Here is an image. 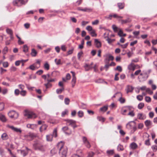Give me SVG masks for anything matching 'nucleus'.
I'll return each mask as SVG.
<instances>
[{
    "instance_id": "nucleus-1",
    "label": "nucleus",
    "mask_w": 157,
    "mask_h": 157,
    "mask_svg": "<svg viewBox=\"0 0 157 157\" xmlns=\"http://www.w3.org/2000/svg\"><path fill=\"white\" fill-rule=\"evenodd\" d=\"M57 147L59 150V154L61 157H66L67 155V148L64 146V144L62 141L58 143Z\"/></svg>"
},
{
    "instance_id": "nucleus-2",
    "label": "nucleus",
    "mask_w": 157,
    "mask_h": 157,
    "mask_svg": "<svg viewBox=\"0 0 157 157\" xmlns=\"http://www.w3.org/2000/svg\"><path fill=\"white\" fill-rule=\"evenodd\" d=\"M33 146L34 149L36 150L43 151L45 150L44 146L39 142H37L34 144Z\"/></svg>"
},
{
    "instance_id": "nucleus-3",
    "label": "nucleus",
    "mask_w": 157,
    "mask_h": 157,
    "mask_svg": "<svg viewBox=\"0 0 157 157\" xmlns=\"http://www.w3.org/2000/svg\"><path fill=\"white\" fill-rule=\"evenodd\" d=\"M24 115L28 118H35L36 117L35 113L28 110L25 111Z\"/></svg>"
},
{
    "instance_id": "nucleus-4",
    "label": "nucleus",
    "mask_w": 157,
    "mask_h": 157,
    "mask_svg": "<svg viewBox=\"0 0 157 157\" xmlns=\"http://www.w3.org/2000/svg\"><path fill=\"white\" fill-rule=\"evenodd\" d=\"M105 58L104 61L105 63H109L110 60L113 61L114 59V57L109 54H107L105 56Z\"/></svg>"
},
{
    "instance_id": "nucleus-5",
    "label": "nucleus",
    "mask_w": 157,
    "mask_h": 157,
    "mask_svg": "<svg viewBox=\"0 0 157 157\" xmlns=\"http://www.w3.org/2000/svg\"><path fill=\"white\" fill-rule=\"evenodd\" d=\"M25 139L27 140H31L36 137V135L33 133H29L24 136Z\"/></svg>"
},
{
    "instance_id": "nucleus-6",
    "label": "nucleus",
    "mask_w": 157,
    "mask_h": 157,
    "mask_svg": "<svg viewBox=\"0 0 157 157\" xmlns=\"http://www.w3.org/2000/svg\"><path fill=\"white\" fill-rule=\"evenodd\" d=\"M9 116L12 118H17L18 116V114L15 111H12L9 112L8 113Z\"/></svg>"
},
{
    "instance_id": "nucleus-7",
    "label": "nucleus",
    "mask_w": 157,
    "mask_h": 157,
    "mask_svg": "<svg viewBox=\"0 0 157 157\" xmlns=\"http://www.w3.org/2000/svg\"><path fill=\"white\" fill-rule=\"evenodd\" d=\"M77 9L78 10L82 11L83 12H90L92 11V9L90 8H85L84 9H81V7H78Z\"/></svg>"
},
{
    "instance_id": "nucleus-8",
    "label": "nucleus",
    "mask_w": 157,
    "mask_h": 157,
    "mask_svg": "<svg viewBox=\"0 0 157 157\" xmlns=\"http://www.w3.org/2000/svg\"><path fill=\"white\" fill-rule=\"evenodd\" d=\"M62 130L67 134L70 135L72 133L71 131L67 126L63 127L62 128Z\"/></svg>"
},
{
    "instance_id": "nucleus-9",
    "label": "nucleus",
    "mask_w": 157,
    "mask_h": 157,
    "mask_svg": "<svg viewBox=\"0 0 157 157\" xmlns=\"http://www.w3.org/2000/svg\"><path fill=\"white\" fill-rule=\"evenodd\" d=\"M65 121L67 122V124L72 126L74 124H76V121L72 120L66 119Z\"/></svg>"
},
{
    "instance_id": "nucleus-10",
    "label": "nucleus",
    "mask_w": 157,
    "mask_h": 157,
    "mask_svg": "<svg viewBox=\"0 0 157 157\" xmlns=\"http://www.w3.org/2000/svg\"><path fill=\"white\" fill-rule=\"evenodd\" d=\"M48 76L47 81L48 82H54L56 79L53 78L54 77H52V75H51V74H48L47 75Z\"/></svg>"
},
{
    "instance_id": "nucleus-11",
    "label": "nucleus",
    "mask_w": 157,
    "mask_h": 157,
    "mask_svg": "<svg viewBox=\"0 0 157 157\" xmlns=\"http://www.w3.org/2000/svg\"><path fill=\"white\" fill-rule=\"evenodd\" d=\"M136 66L132 63H131L128 67V68L129 70L134 71L136 69Z\"/></svg>"
},
{
    "instance_id": "nucleus-12",
    "label": "nucleus",
    "mask_w": 157,
    "mask_h": 157,
    "mask_svg": "<svg viewBox=\"0 0 157 157\" xmlns=\"http://www.w3.org/2000/svg\"><path fill=\"white\" fill-rule=\"evenodd\" d=\"M9 127L14 132H19L20 133H21L22 131L20 128H15L13 126H10Z\"/></svg>"
},
{
    "instance_id": "nucleus-13",
    "label": "nucleus",
    "mask_w": 157,
    "mask_h": 157,
    "mask_svg": "<svg viewBox=\"0 0 157 157\" xmlns=\"http://www.w3.org/2000/svg\"><path fill=\"white\" fill-rule=\"evenodd\" d=\"M94 44L96 47L97 48H99L101 47V43L97 39H95L94 40Z\"/></svg>"
},
{
    "instance_id": "nucleus-14",
    "label": "nucleus",
    "mask_w": 157,
    "mask_h": 157,
    "mask_svg": "<svg viewBox=\"0 0 157 157\" xmlns=\"http://www.w3.org/2000/svg\"><path fill=\"white\" fill-rule=\"evenodd\" d=\"M138 145L135 142L131 143L130 145V148L132 150H135L138 147Z\"/></svg>"
},
{
    "instance_id": "nucleus-15",
    "label": "nucleus",
    "mask_w": 157,
    "mask_h": 157,
    "mask_svg": "<svg viewBox=\"0 0 157 157\" xmlns=\"http://www.w3.org/2000/svg\"><path fill=\"white\" fill-rule=\"evenodd\" d=\"M18 153H20L23 156H25L28 154L27 151L19 150H17Z\"/></svg>"
},
{
    "instance_id": "nucleus-16",
    "label": "nucleus",
    "mask_w": 157,
    "mask_h": 157,
    "mask_svg": "<svg viewBox=\"0 0 157 157\" xmlns=\"http://www.w3.org/2000/svg\"><path fill=\"white\" fill-rule=\"evenodd\" d=\"M137 118L140 120H144L145 119L146 117L143 113H140L138 114Z\"/></svg>"
},
{
    "instance_id": "nucleus-17",
    "label": "nucleus",
    "mask_w": 157,
    "mask_h": 157,
    "mask_svg": "<svg viewBox=\"0 0 157 157\" xmlns=\"http://www.w3.org/2000/svg\"><path fill=\"white\" fill-rule=\"evenodd\" d=\"M131 20L129 18H128L125 20H121V23L122 24L129 23L131 22Z\"/></svg>"
},
{
    "instance_id": "nucleus-18",
    "label": "nucleus",
    "mask_w": 157,
    "mask_h": 157,
    "mask_svg": "<svg viewBox=\"0 0 157 157\" xmlns=\"http://www.w3.org/2000/svg\"><path fill=\"white\" fill-rule=\"evenodd\" d=\"M1 138L3 140H6L8 139V136L6 133H5L2 135Z\"/></svg>"
},
{
    "instance_id": "nucleus-19",
    "label": "nucleus",
    "mask_w": 157,
    "mask_h": 157,
    "mask_svg": "<svg viewBox=\"0 0 157 157\" xmlns=\"http://www.w3.org/2000/svg\"><path fill=\"white\" fill-rule=\"evenodd\" d=\"M124 149V147L123 145L121 144H119L117 147V150L118 151H122Z\"/></svg>"
},
{
    "instance_id": "nucleus-20",
    "label": "nucleus",
    "mask_w": 157,
    "mask_h": 157,
    "mask_svg": "<svg viewBox=\"0 0 157 157\" xmlns=\"http://www.w3.org/2000/svg\"><path fill=\"white\" fill-rule=\"evenodd\" d=\"M117 6L120 9H123L124 6V3H117Z\"/></svg>"
},
{
    "instance_id": "nucleus-21",
    "label": "nucleus",
    "mask_w": 157,
    "mask_h": 157,
    "mask_svg": "<svg viewBox=\"0 0 157 157\" xmlns=\"http://www.w3.org/2000/svg\"><path fill=\"white\" fill-rule=\"evenodd\" d=\"M48 126L46 124L43 125L40 128V132H42L43 131L46 130Z\"/></svg>"
},
{
    "instance_id": "nucleus-22",
    "label": "nucleus",
    "mask_w": 157,
    "mask_h": 157,
    "mask_svg": "<svg viewBox=\"0 0 157 157\" xmlns=\"http://www.w3.org/2000/svg\"><path fill=\"white\" fill-rule=\"evenodd\" d=\"M108 105H105L103 107H101L100 108V111L104 112H105L108 109Z\"/></svg>"
},
{
    "instance_id": "nucleus-23",
    "label": "nucleus",
    "mask_w": 157,
    "mask_h": 157,
    "mask_svg": "<svg viewBox=\"0 0 157 157\" xmlns=\"http://www.w3.org/2000/svg\"><path fill=\"white\" fill-rule=\"evenodd\" d=\"M133 88L132 86H127V93L132 92L133 90Z\"/></svg>"
},
{
    "instance_id": "nucleus-24",
    "label": "nucleus",
    "mask_w": 157,
    "mask_h": 157,
    "mask_svg": "<svg viewBox=\"0 0 157 157\" xmlns=\"http://www.w3.org/2000/svg\"><path fill=\"white\" fill-rule=\"evenodd\" d=\"M106 153L109 155H111L114 154L113 150H108L106 151Z\"/></svg>"
},
{
    "instance_id": "nucleus-25",
    "label": "nucleus",
    "mask_w": 157,
    "mask_h": 157,
    "mask_svg": "<svg viewBox=\"0 0 157 157\" xmlns=\"http://www.w3.org/2000/svg\"><path fill=\"white\" fill-rule=\"evenodd\" d=\"M144 124L147 127L151 125V121L149 120H147L144 122Z\"/></svg>"
},
{
    "instance_id": "nucleus-26",
    "label": "nucleus",
    "mask_w": 157,
    "mask_h": 157,
    "mask_svg": "<svg viewBox=\"0 0 157 157\" xmlns=\"http://www.w3.org/2000/svg\"><path fill=\"white\" fill-rule=\"evenodd\" d=\"M31 54L32 56L35 57L36 56L37 52L35 49H32Z\"/></svg>"
},
{
    "instance_id": "nucleus-27",
    "label": "nucleus",
    "mask_w": 157,
    "mask_h": 157,
    "mask_svg": "<svg viewBox=\"0 0 157 157\" xmlns=\"http://www.w3.org/2000/svg\"><path fill=\"white\" fill-rule=\"evenodd\" d=\"M55 62L57 65H59L62 64V63L61 62V60L60 59H55Z\"/></svg>"
},
{
    "instance_id": "nucleus-28",
    "label": "nucleus",
    "mask_w": 157,
    "mask_h": 157,
    "mask_svg": "<svg viewBox=\"0 0 157 157\" xmlns=\"http://www.w3.org/2000/svg\"><path fill=\"white\" fill-rule=\"evenodd\" d=\"M13 3L14 6H20L19 1L18 0H15L13 1Z\"/></svg>"
},
{
    "instance_id": "nucleus-29",
    "label": "nucleus",
    "mask_w": 157,
    "mask_h": 157,
    "mask_svg": "<svg viewBox=\"0 0 157 157\" xmlns=\"http://www.w3.org/2000/svg\"><path fill=\"white\" fill-rule=\"evenodd\" d=\"M13 3L14 6H20L19 1L18 0H15L13 1Z\"/></svg>"
},
{
    "instance_id": "nucleus-30",
    "label": "nucleus",
    "mask_w": 157,
    "mask_h": 157,
    "mask_svg": "<svg viewBox=\"0 0 157 157\" xmlns=\"http://www.w3.org/2000/svg\"><path fill=\"white\" fill-rule=\"evenodd\" d=\"M50 152L52 155H53L57 153V150L56 148H54L51 150Z\"/></svg>"
},
{
    "instance_id": "nucleus-31",
    "label": "nucleus",
    "mask_w": 157,
    "mask_h": 157,
    "mask_svg": "<svg viewBox=\"0 0 157 157\" xmlns=\"http://www.w3.org/2000/svg\"><path fill=\"white\" fill-rule=\"evenodd\" d=\"M52 135H47L46 136V140L47 141H51L52 140Z\"/></svg>"
},
{
    "instance_id": "nucleus-32",
    "label": "nucleus",
    "mask_w": 157,
    "mask_h": 157,
    "mask_svg": "<svg viewBox=\"0 0 157 157\" xmlns=\"http://www.w3.org/2000/svg\"><path fill=\"white\" fill-rule=\"evenodd\" d=\"M59 74V72L56 71H53L51 73V75H52V77H55L57 75H58Z\"/></svg>"
},
{
    "instance_id": "nucleus-33",
    "label": "nucleus",
    "mask_w": 157,
    "mask_h": 157,
    "mask_svg": "<svg viewBox=\"0 0 157 157\" xmlns=\"http://www.w3.org/2000/svg\"><path fill=\"white\" fill-rule=\"evenodd\" d=\"M64 90L63 87H62L61 89H58L56 90V93L57 94H60Z\"/></svg>"
},
{
    "instance_id": "nucleus-34",
    "label": "nucleus",
    "mask_w": 157,
    "mask_h": 157,
    "mask_svg": "<svg viewBox=\"0 0 157 157\" xmlns=\"http://www.w3.org/2000/svg\"><path fill=\"white\" fill-rule=\"evenodd\" d=\"M97 119L99 121H101L102 122H104L105 120V118L101 116L97 117Z\"/></svg>"
},
{
    "instance_id": "nucleus-35",
    "label": "nucleus",
    "mask_w": 157,
    "mask_h": 157,
    "mask_svg": "<svg viewBox=\"0 0 157 157\" xmlns=\"http://www.w3.org/2000/svg\"><path fill=\"white\" fill-rule=\"evenodd\" d=\"M84 67L86 71H88L92 68L90 65L87 64H86Z\"/></svg>"
},
{
    "instance_id": "nucleus-36",
    "label": "nucleus",
    "mask_w": 157,
    "mask_h": 157,
    "mask_svg": "<svg viewBox=\"0 0 157 157\" xmlns=\"http://www.w3.org/2000/svg\"><path fill=\"white\" fill-rule=\"evenodd\" d=\"M113 17L114 18H122L123 17H122L119 16H118L117 14H114L113 15H109V18L110 19H111V18H110V17Z\"/></svg>"
},
{
    "instance_id": "nucleus-37",
    "label": "nucleus",
    "mask_w": 157,
    "mask_h": 157,
    "mask_svg": "<svg viewBox=\"0 0 157 157\" xmlns=\"http://www.w3.org/2000/svg\"><path fill=\"white\" fill-rule=\"evenodd\" d=\"M0 120L3 122H5L6 121V119L4 115L2 114L0 115Z\"/></svg>"
},
{
    "instance_id": "nucleus-38",
    "label": "nucleus",
    "mask_w": 157,
    "mask_h": 157,
    "mask_svg": "<svg viewBox=\"0 0 157 157\" xmlns=\"http://www.w3.org/2000/svg\"><path fill=\"white\" fill-rule=\"evenodd\" d=\"M44 67L47 70H48L49 69V65L47 62H46L44 64Z\"/></svg>"
},
{
    "instance_id": "nucleus-39",
    "label": "nucleus",
    "mask_w": 157,
    "mask_h": 157,
    "mask_svg": "<svg viewBox=\"0 0 157 157\" xmlns=\"http://www.w3.org/2000/svg\"><path fill=\"white\" fill-rule=\"evenodd\" d=\"M149 135L147 133L145 132L143 134V138L144 140H145L146 138L147 139H149Z\"/></svg>"
},
{
    "instance_id": "nucleus-40",
    "label": "nucleus",
    "mask_w": 157,
    "mask_h": 157,
    "mask_svg": "<svg viewBox=\"0 0 157 157\" xmlns=\"http://www.w3.org/2000/svg\"><path fill=\"white\" fill-rule=\"evenodd\" d=\"M76 81V78H72L71 80V84L72 86L73 87H74Z\"/></svg>"
},
{
    "instance_id": "nucleus-41",
    "label": "nucleus",
    "mask_w": 157,
    "mask_h": 157,
    "mask_svg": "<svg viewBox=\"0 0 157 157\" xmlns=\"http://www.w3.org/2000/svg\"><path fill=\"white\" fill-rule=\"evenodd\" d=\"M106 40L107 41L108 43L109 44H110L112 43L115 40V39H111L109 38V37L106 39Z\"/></svg>"
},
{
    "instance_id": "nucleus-42",
    "label": "nucleus",
    "mask_w": 157,
    "mask_h": 157,
    "mask_svg": "<svg viewBox=\"0 0 157 157\" xmlns=\"http://www.w3.org/2000/svg\"><path fill=\"white\" fill-rule=\"evenodd\" d=\"M144 106V104L143 103L141 102L140 103L138 106V108L139 109H141Z\"/></svg>"
},
{
    "instance_id": "nucleus-43",
    "label": "nucleus",
    "mask_w": 157,
    "mask_h": 157,
    "mask_svg": "<svg viewBox=\"0 0 157 157\" xmlns=\"http://www.w3.org/2000/svg\"><path fill=\"white\" fill-rule=\"evenodd\" d=\"M8 48L7 47H5L2 50V53L4 55L6 54L8 52Z\"/></svg>"
},
{
    "instance_id": "nucleus-44",
    "label": "nucleus",
    "mask_w": 157,
    "mask_h": 157,
    "mask_svg": "<svg viewBox=\"0 0 157 157\" xmlns=\"http://www.w3.org/2000/svg\"><path fill=\"white\" fill-rule=\"evenodd\" d=\"M23 51L26 53L28 51V48L26 45H24L23 47Z\"/></svg>"
},
{
    "instance_id": "nucleus-45",
    "label": "nucleus",
    "mask_w": 157,
    "mask_h": 157,
    "mask_svg": "<svg viewBox=\"0 0 157 157\" xmlns=\"http://www.w3.org/2000/svg\"><path fill=\"white\" fill-rule=\"evenodd\" d=\"M90 33L93 37L96 36H97V34L95 33V30H93L90 32Z\"/></svg>"
},
{
    "instance_id": "nucleus-46",
    "label": "nucleus",
    "mask_w": 157,
    "mask_h": 157,
    "mask_svg": "<svg viewBox=\"0 0 157 157\" xmlns=\"http://www.w3.org/2000/svg\"><path fill=\"white\" fill-rule=\"evenodd\" d=\"M127 115L132 117H134L135 116V113L133 112V110H131L128 113Z\"/></svg>"
},
{
    "instance_id": "nucleus-47",
    "label": "nucleus",
    "mask_w": 157,
    "mask_h": 157,
    "mask_svg": "<svg viewBox=\"0 0 157 157\" xmlns=\"http://www.w3.org/2000/svg\"><path fill=\"white\" fill-rule=\"evenodd\" d=\"M4 107V104L2 102H0V111L2 110Z\"/></svg>"
},
{
    "instance_id": "nucleus-48",
    "label": "nucleus",
    "mask_w": 157,
    "mask_h": 157,
    "mask_svg": "<svg viewBox=\"0 0 157 157\" xmlns=\"http://www.w3.org/2000/svg\"><path fill=\"white\" fill-rule=\"evenodd\" d=\"M114 70L115 71H118L120 72H121L122 70L121 67L120 66H117V67L114 69Z\"/></svg>"
},
{
    "instance_id": "nucleus-49",
    "label": "nucleus",
    "mask_w": 157,
    "mask_h": 157,
    "mask_svg": "<svg viewBox=\"0 0 157 157\" xmlns=\"http://www.w3.org/2000/svg\"><path fill=\"white\" fill-rule=\"evenodd\" d=\"M121 113L123 115H125L126 113L127 112V111L126 110V109H124V108H122L121 110Z\"/></svg>"
},
{
    "instance_id": "nucleus-50",
    "label": "nucleus",
    "mask_w": 157,
    "mask_h": 157,
    "mask_svg": "<svg viewBox=\"0 0 157 157\" xmlns=\"http://www.w3.org/2000/svg\"><path fill=\"white\" fill-rule=\"evenodd\" d=\"M146 91L150 95L152 94L153 93L152 91L149 88H147L146 89Z\"/></svg>"
},
{
    "instance_id": "nucleus-51",
    "label": "nucleus",
    "mask_w": 157,
    "mask_h": 157,
    "mask_svg": "<svg viewBox=\"0 0 157 157\" xmlns=\"http://www.w3.org/2000/svg\"><path fill=\"white\" fill-rule=\"evenodd\" d=\"M145 99V101L149 103L151 101V98L149 97L146 96Z\"/></svg>"
},
{
    "instance_id": "nucleus-52",
    "label": "nucleus",
    "mask_w": 157,
    "mask_h": 157,
    "mask_svg": "<svg viewBox=\"0 0 157 157\" xmlns=\"http://www.w3.org/2000/svg\"><path fill=\"white\" fill-rule=\"evenodd\" d=\"M126 108V110L127 112H129L131 111V110H132V107L131 106H127L125 107Z\"/></svg>"
},
{
    "instance_id": "nucleus-53",
    "label": "nucleus",
    "mask_w": 157,
    "mask_h": 157,
    "mask_svg": "<svg viewBox=\"0 0 157 157\" xmlns=\"http://www.w3.org/2000/svg\"><path fill=\"white\" fill-rule=\"evenodd\" d=\"M94 155V153L93 152H90L88 153L87 157H93Z\"/></svg>"
},
{
    "instance_id": "nucleus-54",
    "label": "nucleus",
    "mask_w": 157,
    "mask_h": 157,
    "mask_svg": "<svg viewBox=\"0 0 157 157\" xmlns=\"http://www.w3.org/2000/svg\"><path fill=\"white\" fill-rule=\"evenodd\" d=\"M86 29L90 32L93 30L92 27L91 26L89 25L87 26L86 27Z\"/></svg>"
},
{
    "instance_id": "nucleus-55",
    "label": "nucleus",
    "mask_w": 157,
    "mask_h": 157,
    "mask_svg": "<svg viewBox=\"0 0 157 157\" xmlns=\"http://www.w3.org/2000/svg\"><path fill=\"white\" fill-rule=\"evenodd\" d=\"M70 101V100L68 98H65L64 102H65V103L66 105H69V104Z\"/></svg>"
},
{
    "instance_id": "nucleus-56",
    "label": "nucleus",
    "mask_w": 157,
    "mask_h": 157,
    "mask_svg": "<svg viewBox=\"0 0 157 157\" xmlns=\"http://www.w3.org/2000/svg\"><path fill=\"white\" fill-rule=\"evenodd\" d=\"M78 114L79 117H82L83 116V112L82 111H79L78 113Z\"/></svg>"
},
{
    "instance_id": "nucleus-57",
    "label": "nucleus",
    "mask_w": 157,
    "mask_h": 157,
    "mask_svg": "<svg viewBox=\"0 0 157 157\" xmlns=\"http://www.w3.org/2000/svg\"><path fill=\"white\" fill-rule=\"evenodd\" d=\"M68 111L66 109L64 111H63L62 113V115L61 116L62 117H64L65 115L66 114H67L68 113Z\"/></svg>"
},
{
    "instance_id": "nucleus-58",
    "label": "nucleus",
    "mask_w": 157,
    "mask_h": 157,
    "mask_svg": "<svg viewBox=\"0 0 157 157\" xmlns=\"http://www.w3.org/2000/svg\"><path fill=\"white\" fill-rule=\"evenodd\" d=\"M105 63V65L104 67V68H105V71H107L108 68H109V67L110 66L109 65V63Z\"/></svg>"
},
{
    "instance_id": "nucleus-59",
    "label": "nucleus",
    "mask_w": 157,
    "mask_h": 157,
    "mask_svg": "<svg viewBox=\"0 0 157 157\" xmlns=\"http://www.w3.org/2000/svg\"><path fill=\"white\" fill-rule=\"evenodd\" d=\"M145 144L147 146H149L151 145L150 142V140L149 139H148L146 140L145 142Z\"/></svg>"
},
{
    "instance_id": "nucleus-60",
    "label": "nucleus",
    "mask_w": 157,
    "mask_h": 157,
    "mask_svg": "<svg viewBox=\"0 0 157 157\" xmlns=\"http://www.w3.org/2000/svg\"><path fill=\"white\" fill-rule=\"evenodd\" d=\"M6 31L7 33L8 34L10 35L13 34L12 30L9 29H6Z\"/></svg>"
},
{
    "instance_id": "nucleus-61",
    "label": "nucleus",
    "mask_w": 157,
    "mask_h": 157,
    "mask_svg": "<svg viewBox=\"0 0 157 157\" xmlns=\"http://www.w3.org/2000/svg\"><path fill=\"white\" fill-rule=\"evenodd\" d=\"M17 68L14 66H12L10 68V70L11 72H14L16 71Z\"/></svg>"
},
{
    "instance_id": "nucleus-62",
    "label": "nucleus",
    "mask_w": 157,
    "mask_h": 157,
    "mask_svg": "<svg viewBox=\"0 0 157 157\" xmlns=\"http://www.w3.org/2000/svg\"><path fill=\"white\" fill-rule=\"evenodd\" d=\"M144 127V124L142 123H139L138 125V128L139 129H142Z\"/></svg>"
},
{
    "instance_id": "nucleus-63",
    "label": "nucleus",
    "mask_w": 157,
    "mask_h": 157,
    "mask_svg": "<svg viewBox=\"0 0 157 157\" xmlns=\"http://www.w3.org/2000/svg\"><path fill=\"white\" fill-rule=\"evenodd\" d=\"M119 75V74L118 73H116L115 75L114 80L115 81H118L119 79V78L118 77V76Z\"/></svg>"
},
{
    "instance_id": "nucleus-64",
    "label": "nucleus",
    "mask_w": 157,
    "mask_h": 157,
    "mask_svg": "<svg viewBox=\"0 0 157 157\" xmlns=\"http://www.w3.org/2000/svg\"><path fill=\"white\" fill-rule=\"evenodd\" d=\"M137 99L139 101H142L143 99V96L141 95H138L137 97Z\"/></svg>"
}]
</instances>
